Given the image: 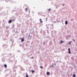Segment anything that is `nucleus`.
Listing matches in <instances>:
<instances>
[{
    "label": "nucleus",
    "instance_id": "nucleus-23",
    "mask_svg": "<svg viewBox=\"0 0 77 77\" xmlns=\"http://www.w3.org/2000/svg\"><path fill=\"white\" fill-rule=\"evenodd\" d=\"M47 21V18H46V21Z\"/></svg>",
    "mask_w": 77,
    "mask_h": 77
},
{
    "label": "nucleus",
    "instance_id": "nucleus-6",
    "mask_svg": "<svg viewBox=\"0 0 77 77\" xmlns=\"http://www.w3.org/2000/svg\"><path fill=\"white\" fill-rule=\"evenodd\" d=\"M63 42H63V41H61L60 43V44H62V43H63Z\"/></svg>",
    "mask_w": 77,
    "mask_h": 77
},
{
    "label": "nucleus",
    "instance_id": "nucleus-22",
    "mask_svg": "<svg viewBox=\"0 0 77 77\" xmlns=\"http://www.w3.org/2000/svg\"><path fill=\"white\" fill-rule=\"evenodd\" d=\"M32 14H34V12H33V11H32Z\"/></svg>",
    "mask_w": 77,
    "mask_h": 77
},
{
    "label": "nucleus",
    "instance_id": "nucleus-27",
    "mask_svg": "<svg viewBox=\"0 0 77 77\" xmlns=\"http://www.w3.org/2000/svg\"><path fill=\"white\" fill-rule=\"evenodd\" d=\"M53 26V25H52V26Z\"/></svg>",
    "mask_w": 77,
    "mask_h": 77
},
{
    "label": "nucleus",
    "instance_id": "nucleus-4",
    "mask_svg": "<svg viewBox=\"0 0 77 77\" xmlns=\"http://www.w3.org/2000/svg\"><path fill=\"white\" fill-rule=\"evenodd\" d=\"M56 66V64H54L52 66V67H53V66Z\"/></svg>",
    "mask_w": 77,
    "mask_h": 77
},
{
    "label": "nucleus",
    "instance_id": "nucleus-28",
    "mask_svg": "<svg viewBox=\"0 0 77 77\" xmlns=\"http://www.w3.org/2000/svg\"><path fill=\"white\" fill-rule=\"evenodd\" d=\"M38 13L39 14V12H38Z\"/></svg>",
    "mask_w": 77,
    "mask_h": 77
},
{
    "label": "nucleus",
    "instance_id": "nucleus-20",
    "mask_svg": "<svg viewBox=\"0 0 77 77\" xmlns=\"http://www.w3.org/2000/svg\"><path fill=\"white\" fill-rule=\"evenodd\" d=\"M62 6H65V4H63L62 5Z\"/></svg>",
    "mask_w": 77,
    "mask_h": 77
},
{
    "label": "nucleus",
    "instance_id": "nucleus-16",
    "mask_svg": "<svg viewBox=\"0 0 77 77\" xmlns=\"http://www.w3.org/2000/svg\"><path fill=\"white\" fill-rule=\"evenodd\" d=\"M32 73H34V72H35V71L33 70H32Z\"/></svg>",
    "mask_w": 77,
    "mask_h": 77
},
{
    "label": "nucleus",
    "instance_id": "nucleus-19",
    "mask_svg": "<svg viewBox=\"0 0 77 77\" xmlns=\"http://www.w3.org/2000/svg\"><path fill=\"white\" fill-rule=\"evenodd\" d=\"M68 51H70V48H69L68 49Z\"/></svg>",
    "mask_w": 77,
    "mask_h": 77
},
{
    "label": "nucleus",
    "instance_id": "nucleus-7",
    "mask_svg": "<svg viewBox=\"0 0 77 77\" xmlns=\"http://www.w3.org/2000/svg\"><path fill=\"white\" fill-rule=\"evenodd\" d=\"M12 21V22H14L15 21V19H13Z\"/></svg>",
    "mask_w": 77,
    "mask_h": 77
},
{
    "label": "nucleus",
    "instance_id": "nucleus-25",
    "mask_svg": "<svg viewBox=\"0 0 77 77\" xmlns=\"http://www.w3.org/2000/svg\"><path fill=\"white\" fill-rule=\"evenodd\" d=\"M29 13H30V10H29Z\"/></svg>",
    "mask_w": 77,
    "mask_h": 77
},
{
    "label": "nucleus",
    "instance_id": "nucleus-5",
    "mask_svg": "<svg viewBox=\"0 0 77 77\" xmlns=\"http://www.w3.org/2000/svg\"><path fill=\"white\" fill-rule=\"evenodd\" d=\"M11 22H12V20H9V21L8 23H11Z\"/></svg>",
    "mask_w": 77,
    "mask_h": 77
},
{
    "label": "nucleus",
    "instance_id": "nucleus-11",
    "mask_svg": "<svg viewBox=\"0 0 77 77\" xmlns=\"http://www.w3.org/2000/svg\"><path fill=\"white\" fill-rule=\"evenodd\" d=\"M72 40H73V41L74 42H75V39H72Z\"/></svg>",
    "mask_w": 77,
    "mask_h": 77
},
{
    "label": "nucleus",
    "instance_id": "nucleus-3",
    "mask_svg": "<svg viewBox=\"0 0 77 77\" xmlns=\"http://www.w3.org/2000/svg\"><path fill=\"white\" fill-rule=\"evenodd\" d=\"M22 42H23L24 41V38H22V39H21Z\"/></svg>",
    "mask_w": 77,
    "mask_h": 77
},
{
    "label": "nucleus",
    "instance_id": "nucleus-9",
    "mask_svg": "<svg viewBox=\"0 0 77 77\" xmlns=\"http://www.w3.org/2000/svg\"><path fill=\"white\" fill-rule=\"evenodd\" d=\"M39 20H40V23H43V22H42V21H41V20H42V19H39Z\"/></svg>",
    "mask_w": 77,
    "mask_h": 77
},
{
    "label": "nucleus",
    "instance_id": "nucleus-26",
    "mask_svg": "<svg viewBox=\"0 0 77 77\" xmlns=\"http://www.w3.org/2000/svg\"><path fill=\"white\" fill-rule=\"evenodd\" d=\"M71 37V36H70V35H69V37Z\"/></svg>",
    "mask_w": 77,
    "mask_h": 77
},
{
    "label": "nucleus",
    "instance_id": "nucleus-24",
    "mask_svg": "<svg viewBox=\"0 0 77 77\" xmlns=\"http://www.w3.org/2000/svg\"><path fill=\"white\" fill-rule=\"evenodd\" d=\"M33 57H32V59H33Z\"/></svg>",
    "mask_w": 77,
    "mask_h": 77
},
{
    "label": "nucleus",
    "instance_id": "nucleus-29",
    "mask_svg": "<svg viewBox=\"0 0 77 77\" xmlns=\"http://www.w3.org/2000/svg\"><path fill=\"white\" fill-rule=\"evenodd\" d=\"M6 45V46H7V45Z\"/></svg>",
    "mask_w": 77,
    "mask_h": 77
},
{
    "label": "nucleus",
    "instance_id": "nucleus-1",
    "mask_svg": "<svg viewBox=\"0 0 77 77\" xmlns=\"http://www.w3.org/2000/svg\"><path fill=\"white\" fill-rule=\"evenodd\" d=\"M28 38L29 39H30L31 38V36H30V35H29V36H28Z\"/></svg>",
    "mask_w": 77,
    "mask_h": 77
},
{
    "label": "nucleus",
    "instance_id": "nucleus-13",
    "mask_svg": "<svg viewBox=\"0 0 77 77\" xmlns=\"http://www.w3.org/2000/svg\"><path fill=\"white\" fill-rule=\"evenodd\" d=\"M73 77H75V74H73Z\"/></svg>",
    "mask_w": 77,
    "mask_h": 77
},
{
    "label": "nucleus",
    "instance_id": "nucleus-17",
    "mask_svg": "<svg viewBox=\"0 0 77 77\" xmlns=\"http://www.w3.org/2000/svg\"><path fill=\"white\" fill-rule=\"evenodd\" d=\"M40 67L41 69H43V67H42V66H40Z\"/></svg>",
    "mask_w": 77,
    "mask_h": 77
},
{
    "label": "nucleus",
    "instance_id": "nucleus-18",
    "mask_svg": "<svg viewBox=\"0 0 77 77\" xmlns=\"http://www.w3.org/2000/svg\"><path fill=\"white\" fill-rule=\"evenodd\" d=\"M51 10V8H50L48 10V12H50V11Z\"/></svg>",
    "mask_w": 77,
    "mask_h": 77
},
{
    "label": "nucleus",
    "instance_id": "nucleus-15",
    "mask_svg": "<svg viewBox=\"0 0 77 77\" xmlns=\"http://www.w3.org/2000/svg\"><path fill=\"white\" fill-rule=\"evenodd\" d=\"M26 77H29V76H28V75L27 74H26Z\"/></svg>",
    "mask_w": 77,
    "mask_h": 77
},
{
    "label": "nucleus",
    "instance_id": "nucleus-10",
    "mask_svg": "<svg viewBox=\"0 0 77 77\" xmlns=\"http://www.w3.org/2000/svg\"><path fill=\"white\" fill-rule=\"evenodd\" d=\"M4 66L5 68H6V67H7V65L6 64H4Z\"/></svg>",
    "mask_w": 77,
    "mask_h": 77
},
{
    "label": "nucleus",
    "instance_id": "nucleus-21",
    "mask_svg": "<svg viewBox=\"0 0 77 77\" xmlns=\"http://www.w3.org/2000/svg\"><path fill=\"white\" fill-rule=\"evenodd\" d=\"M71 42H69V44H71Z\"/></svg>",
    "mask_w": 77,
    "mask_h": 77
},
{
    "label": "nucleus",
    "instance_id": "nucleus-12",
    "mask_svg": "<svg viewBox=\"0 0 77 77\" xmlns=\"http://www.w3.org/2000/svg\"><path fill=\"white\" fill-rule=\"evenodd\" d=\"M68 53H69V54H71V52L70 51H69Z\"/></svg>",
    "mask_w": 77,
    "mask_h": 77
},
{
    "label": "nucleus",
    "instance_id": "nucleus-2",
    "mask_svg": "<svg viewBox=\"0 0 77 77\" xmlns=\"http://www.w3.org/2000/svg\"><path fill=\"white\" fill-rule=\"evenodd\" d=\"M65 24L66 25H67V24H68V21H65Z\"/></svg>",
    "mask_w": 77,
    "mask_h": 77
},
{
    "label": "nucleus",
    "instance_id": "nucleus-14",
    "mask_svg": "<svg viewBox=\"0 0 77 77\" xmlns=\"http://www.w3.org/2000/svg\"><path fill=\"white\" fill-rule=\"evenodd\" d=\"M25 10L26 11V12L27 11V8H25Z\"/></svg>",
    "mask_w": 77,
    "mask_h": 77
},
{
    "label": "nucleus",
    "instance_id": "nucleus-8",
    "mask_svg": "<svg viewBox=\"0 0 77 77\" xmlns=\"http://www.w3.org/2000/svg\"><path fill=\"white\" fill-rule=\"evenodd\" d=\"M47 75H50V72H47Z\"/></svg>",
    "mask_w": 77,
    "mask_h": 77
}]
</instances>
